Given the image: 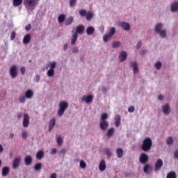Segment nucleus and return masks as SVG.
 <instances>
[{
  "instance_id": "f257e3e1",
  "label": "nucleus",
  "mask_w": 178,
  "mask_h": 178,
  "mask_svg": "<svg viewBox=\"0 0 178 178\" xmlns=\"http://www.w3.org/2000/svg\"><path fill=\"white\" fill-rule=\"evenodd\" d=\"M163 29V24L162 22H158L154 26V32L156 34H159L161 38H166V30Z\"/></svg>"
},
{
  "instance_id": "f03ea898",
  "label": "nucleus",
  "mask_w": 178,
  "mask_h": 178,
  "mask_svg": "<svg viewBox=\"0 0 178 178\" xmlns=\"http://www.w3.org/2000/svg\"><path fill=\"white\" fill-rule=\"evenodd\" d=\"M38 2L40 0H24V5L27 10L33 12L35 9V6L38 5Z\"/></svg>"
},
{
  "instance_id": "7ed1b4c3",
  "label": "nucleus",
  "mask_w": 178,
  "mask_h": 178,
  "mask_svg": "<svg viewBox=\"0 0 178 178\" xmlns=\"http://www.w3.org/2000/svg\"><path fill=\"white\" fill-rule=\"evenodd\" d=\"M141 148L145 152L149 151L152 148V140L150 138H145L143 141Z\"/></svg>"
},
{
  "instance_id": "20e7f679",
  "label": "nucleus",
  "mask_w": 178,
  "mask_h": 178,
  "mask_svg": "<svg viewBox=\"0 0 178 178\" xmlns=\"http://www.w3.org/2000/svg\"><path fill=\"white\" fill-rule=\"evenodd\" d=\"M59 108L58 110V116H63L65 111L69 108V104L66 102L61 101L58 104Z\"/></svg>"
},
{
  "instance_id": "39448f33",
  "label": "nucleus",
  "mask_w": 178,
  "mask_h": 178,
  "mask_svg": "<svg viewBox=\"0 0 178 178\" xmlns=\"http://www.w3.org/2000/svg\"><path fill=\"white\" fill-rule=\"evenodd\" d=\"M92 99H94V96L92 95H84L82 99L81 102H86V104H91L92 102Z\"/></svg>"
},
{
  "instance_id": "423d86ee",
  "label": "nucleus",
  "mask_w": 178,
  "mask_h": 178,
  "mask_svg": "<svg viewBox=\"0 0 178 178\" xmlns=\"http://www.w3.org/2000/svg\"><path fill=\"white\" fill-rule=\"evenodd\" d=\"M10 74L12 79H16L17 77V66L13 65L10 68Z\"/></svg>"
},
{
  "instance_id": "0eeeda50",
  "label": "nucleus",
  "mask_w": 178,
  "mask_h": 178,
  "mask_svg": "<svg viewBox=\"0 0 178 178\" xmlns=\"http://www.w3.org/2000/svg\"><path fill=\"white\" fill-rule=\"evenodd\" d=\"M148 155H147L145 153H142L139 157V162H140L143 165H145V163L148 162Z\"/></svg>"
},
{
  "instance_id": "6e6552de",
  "label": "nucleus",
  "mask_w": 178,
  "mask_h": 178,
  "mask_svg": "<svg viewBox=\"0 0 178 178\" xmlns=\"http://www.w3.org/2000/svg\"><path fill=\"white\" fill-rule=\"evenodd\" d=\"M29 124H30V116H29V114L25 113L24 115L22 125L24 127H29Z\"/></svg>"
},
{
  "instance_id": "1a4fd4ad",
  "label": "nucleus",
  "mask_w": 178,
  "mask_h": 178,
  "mask_svg": "<svg viewBox=\"0 0 178 178\" xmlns=\"http://www.w3.org/2000/svg\"><path fill=\"white\" fill-rule=\"evenodd\" d=\"M162 166H163V161H162V159H159L154 165V170L155 172H158V170H160V169L162 168Z\"/></svg>"
},
{
  "instance_id": "9d476101",
  "label": "nucleus",
  "mask_w": 178,
  "mask_h": 178,
  "mask_svg": "<svg viewBox=\"0 0 178 178\" xmlns=\"http://www.w3.org/2000/svg\"><path fill=\"white\" fill-rule=\"evenodd\" d=\"M22 159L20 157H16L13 161V169H17L20 166V162Z\"/></svg>"
},
{
  "instance_id": "9b49d317",
  "label": "nucleus",
  "mask_w": 178,
  "mask_h": 178,
  "mask_svg": "<svg viewBox=\"0 0 178 178\" xmlns=\"http://www.w3.org/2000/svg\"><path fill=\"white\" fill-rule=\"evenodd\" d=\"M99 127L102 131H105L109 127V122L108 121H100Z\"/></svg>"
},
{
  "instance_id": "f8f14e48",
  "label": "nucleus",
  "mask_w": 178,
  "mask_h": 178,
  "mask_svg": "<svg viewBox=\"0 0 178 178\" xmlns=\"http://www.w3.org/2000/svg\"><path fill=\"white\" fill-rule=\"evenodd\" d=\"M162 112L164 115H169L170 113V106L168 104L162 106Z\"/></svg>"
},
{
  "instance_id": "ddd939ff",
  "label": "nucleus",
  "mask_w": 178,
  "mask_h": 178,
  "mask_svg": "<svg viewBox=\"0 0 178 178\" xmlns=\"http://www.w3.org/2000/svg\"><path fill=\"white\" fill-rule=\"evenodd\" d=\"M119 58H120V62H124V60L127 59V51H121L119 56Z\"/></svg>"
},
{
  "instance_id": "4468645a",
  "label": "nucleus",
  "mask_w": 178,
  "mask_h": 178,
  "mask_svg": "<svg viewBox=\"0 0 178 178\" xmlns=\"http://www.w3.org/2000/svg\"><path fill=\"white\" fill-rule=\"evenodd\" d=\"M24 96L26 97L27 99H31V98L34 97V92H33L31 89H29L25 91Z\"/></svg>"
},
{
  "instance_id": "2eb2a0df",
  "label": "nucleus",
  "mask_w": 178,
  "mask_h": 178,
  "mask_svg": "<svg viewBox=\"0 0 178 178\" xmlns=\"http://www.w3.org/2000/svg\"><path fill=\"white\" fill-rule=\"evenodd\" d=\"M120 26L125 31H129V30H130V29H131L130 24L128 22H121L120 24Z\"/></svg>"
},
{
  "instance_id": "dca6fc26",
  "label": "nucleus",
  "mask_w": 178,
  "mask_h": 178,
  "mask_svg": "<svg viewBox=\"0 0 178 178\" xmlns=\"http://www.w3.org/2000/svg\"><path fill=\"white\" fill-rule=\"evenodd\" d=\"M106 169V163H105L104 160L100 161L99 164V170L100 172H104Z\"/></svg>"
},
{
  "instance_id": "f3484780",
  "label": "nucleus",
  "mask_w": 178,
  "mask_h": 178,
  "mask_svg": "<svg viewBox=\"0 0 178 178\" xmlns=\"http://www.w3.org/2000/svg\"><path fill=\"white\" fill-rule=\"evenodd\" d=\"M130 66H131L134 69V73H138V64H137V62L134 61L130 63Z\"/></svg>"
},
{
  "instance_id": "a211bd4d",
  "label": "nucleus",
  "mask_w": 178,
  "mask_h": 178,
  "mask_svg": "<svg viewBox=\"0 0 178 178\" xmlns=\"http://www.w3.org/2000/svg\"><path fill=\"white\" fill-rule=\"evenodd\" d=\"M55 124H56V120L55 118H53L51 120H50L49 124V131H51L54 129V127H55Z\"/></svg>"
},
{
  "instance_id": "6ab92c4d",
  "label": "nucleus",
  "mask_w": 178,
  "mask_h": 178,
  "mask_svg": "<svg viewBox=\"0 0 178 178\" xmlns=\"http://www.w3.org/2000/svg\"><path fill=\"white\" fill-rule=\"evenodd\" d=\"M94 33H95V28H94V26H88L86 29V34L88 35H92Z\"/></svg>"
},
{
  "instance_id": "aec40b11",
  "label": "nucleus",
  "mask_w": 178,
  "mask_h": 178,
  "mask_svg": "<svg viewBox=\"0 0 178 178\" xmlns=\"http://www.w3.org/2000/svg\"><path fill=\"white\" fill-rule=\"evenodd\" d=\"M116 127H119L120 126V122H122V117L120 115H116L114 118Z\"/></svg>"
},
{
  "instance_id": "412c9836",
  "label": "nucleus",
  "mask_w": 178,
  "mask_h": 178,
  "mask_svg": "<svg viewBox=\"0 0 178 178\" xmlns=\"http://www.w3.org/2000/svg\"><path fill=\"white\" fill-rule=\"evenodd\" d=\"M33 162V158H31L30 156H26L24 158V163L26 166H30Z\"/></svg>"
},
{
  "instance_id": "4be33fe9",
  "label": "nucleus",
  "mask_w": 178,
  "mask_h": 178,
  "mask_svg": "<svg viewBox=\"0 0 178 178\" xmlns=\"http://www.w3.org/2000/svg\"><path fill=\"white\" fill-rule=\"evenodd\" d=\"M79 38V35L77 33H74L72 37L71 38V45H74L77 42V38Z\"/></svg>"
},
{
  "instance_id": "5701e85b",
  "label": "nucleus",
  "mask_w": 178,
  "mask_h": 178,
  "mask_svg": "<svg viewBox=\"0 0 178 178\" xmlns=\"http://www.w3.org/2000/svg\"><path fill=\"white\" fill-rule=\"evenodd\" d=\"M76 34H83L84 33V25L80 24L76 27Z\"/></svg>"
},
{
  "instance_id": "b1692460",
  "label": "nucleus",
  "mask_w": 178,
  "mask_h": 178,
  "mask_svg": "<svg viewBox=\"0 0 178 178\" xmlns=\"http://www.w3.org/2000/svg\"><path fill=\"white\" fill-rule=\"evenodd\" d=\"M1 175L3 177H6V176H8L9 175V167H3L1 170Z\"/></svg>"
},
{
  "instance_id": "393cba45",
  "label": "nucleus",
  "mask_w": 178,
  "mask_h": 178,
  "mask_svg": "<svg viewBox=\"0 0 178 178\" xmlns=\"http://www.w3.org/2000/svg\"><path fill=\"white\" fill-rule=\"evenodd\" d=\"M178 10V1H175L171 4V12L175 13Z\"/></svg>"
},
{
  "instance_id": "a878e982",
  "label": "nucleus",
  "mask_w": 178,
  "mask_h": 178,
  "mask_svg": "<svg viewBox=\"0 0 178 178\" xmlns=\"http://www.w3.org/2000/svg\"><path fill=\"white\" fill-rule=\"evenodd\" d=\"M30 40H31V35L28 33L24 37L23 43L25 44V45H27V44L30 42Z\"/></svg>"
},
{
  "instance_id": "bb28decb",
  "label": "nucleus",
  "mask_w": 178,
  "mask_h": 178,
  "mask_svg": "<svg viewBox=\"0 0 178 178\" xmlns=\"http://www.w3.org/2000/svg\"><path fill=\"white\" fill-rule=\"evenodd\" d=\"M56 141L57 143V145L60 147V145H63V138H62V136L57 135L56 136Z\"/></svg>"
},
{
  "instance_id": "cd10ccee",
  "label": "nucleus",
  "mask_w": 178,
  "mask_h": 178,
  "mask_svg": "<svg viewBox=\"0 0 178 178\" xmlns=\"http://www.w3.org/2000/svg\"><path fill=\"white\" fill-rule=\"evenodd\" d=\"M114 134H115V128H110L107 131L106 136L108 138H111V137H112Z\"/></svg>"
},
{
  "instance_id": "c85d7f7f",
  "label": "nucleus",
  "mask_w": 178,
  "mask_h": 178,
  "mask_svg": "<svg viewBox=\"0 0 178 178\" xmlns=\"http://www.w3.org/2000/svg\"><path fill=\"white\" fill-rule=\"evenodd\" d=\"M74 21V18L73 17H69L65 22V26H70V24H72V23H73V22Z\"/></svg>"
},
{
  "instance_id": "c756f323",
  "label": "nucleus",
  "mask_w": 178,
  "mask_h": 178,
  "mask_svg": "<svg viewBox=\"0 0 178 178\" xmlns=\"http://www.w3.org/2000/svg\"><path fill=\"white\" fill-rule=\"evenodd\" d=\"M116 154H117V156L118 158H123V149L122 148H118L116 150Z\"/></svg>"
},
{
  "instance_id": "7c9ffc66",
  "label": "nucleus",
  "mask_w": 178,
  "mask_h": 178,
  "mask_svg": "<svg viewBox=\"0 0 178 178\" xmlns=\"http://www.w3.org/2000/svg\"><path fill=\"white\" fill-rule=\"evenodd\" d=\"M66 20V15L65 14H61L58 17V23H63Z\"/></svg>"
},
{
  "instance_id": "2f4dec72",
  "label": "nucleus",
  "mask_w": 178,
  "mask_h": 178,
  "mask_svg": "<svg viewBox=\"0 0 178 178\" xmlns=\"http://www.w3.org/2000/svg\"><path fill=\"white\" fill-rule=\"evenodd\" d=\"M120 45H122V43L120 42V41H113L111 47L112 48L115 49V48H119Z\"/></svg>"
},
{
  "instance_id": "473e14b6",
  "label": "nucleus",
  "mask_w": 178,
  "mask_h": 178,
  "mask_svg": "<svg viewBox=\"0 0 178 178\" xmlns=\"http://www.w3.org/2000/svg\"><path fill=\"white\" fill-rule=\"evenodd\" d=\"M26 98L27 97H26V96L24 95H20L19 97V104H26Z\"/></svg>"
},
{
  "instance_id": "72a5a7b5",
  "label": "nucleus",
  "mask_w": 178,
  "mask_h": 178,
  "mask_svg": "<svg viewBox=\"0 0 178 178\" xmlns=\"http://www.w3.org/2000/svg\"><path fill=\"white\" fill-rule=\"evenodd\" d=\"M44 156V152L42 150H40L36 153V158L40 160L42 159V157Z\"/></svg>"
},
{
  "instance_id": "f704fd0d",
  "label": "nucleus",
  "mask_w": 178,
  "mask_h": 178,
  "mask_svg": "<svg viewBox=\"0 0 178 178\" xmlns=\"http://www.w3.org/2000/svg\"><path fill=\"white\" fill-rule=\"evenodd\" d=\"M106 119H108V114L106 113H102L100 122H107Z\"/></svg>"
},
{
  "instance_id": "c9c22d12",
  "label": "nucleus",
  "mask_w": 178,
  "mask_h": 178,
  "mask_svg": "<svg viewBox=\"0 0 178 178\" xmlns=\"http://www.w3.org/2000/svg\"><path fill=\"white\" fill-rule=\"evenodd\" d=\"M173 143H175V140H173V137L169 136V137L166 139V144H167L168 145H172V144H173Z\"/></svg>"
},
{
  "instance_id": "e433bc0d",
  "label": "nucleus",
  "mask_w": 178,
  "mask_h": 178,
  "mask_svg": "<svg viewBox=\"0 0 178 178\" xmlns=\"http://www.w3.org/2000/svg\"><path fill=\"white\" fill-rule=\"evenodd\" d=\"M104 152L106 155H107V158H111V156L113 155V154L112 153V151H111L109 148H106L104 149Z\"/></svg>"
},
{
  "instance_id": "4c0bfd02",
  "label": "nucleus",
  "mask_w": 178,
  "mask_h": 178,
  "mask_svg": "<svg viewBox=\"0 0 178 178\" xmlns=\"http://www.w3.org/2000/svg\"><path fill=\"white\" fill-rule=\"evenodd\" d=\"M151 169L152 168H151V165H149V164H145L143 168V172L144 173H148V172H149Z\"/></svg>"
},
{
  "instance_id": "58836bf2",
  "label": "nucleus",
  "mask_w": 178,
  "mask_h": 178,
  "mask_svg": "<svg viewBox=\"0 0 178 178\" xmlns=\"http://www.w3.org/2000/svg\"><path fill=\"white\" fill-rule=\"evenodd\" d=\"M86 20H88V22H90V20H91L92 19V17H94V14L91 12H88L86 14Z\"/></svg>"
},
{
  "instance_id": "ea45409f",
  "label": "nucleus",
  "mask_w": 178,
  "mask_h": 178,
  "mask_svg": "<svg viewBox=\"0 0 178 178\" xmlns=\"http://www.w3.org/2000/svg\"><path fill=\"white\" fill-rule=\"evenodd\" d=\"M111 38H112V36L108 33L104 35V36H103V40L104 42H108V41H109V40H111Z\"/></svg>"
},
{
  "instance_id": "a19ab883",
  "label": "nucleus",
  "mask_w": 178,
  "mask_h": 178,
  "mask_svg": "<svg viewBox=\"0 0 178 178\" xmlns=\"http://www.w3.org/2000/svg\"><path fill=\"white\" fill-rule=\"evenodd\" d=\"M23 3V0H13V6L15 7L20 6Z\"/></svg>"
},
{
  "instance_id": "79ce46f5",
  "label": "nucleus",
  "mask_w": 178,
  "mask_h": 178,
  "mask_svg": "<svg viewBox=\"0 0 178 178\" xmlns=\"http://www.w3.org/2000/svg\"><path fill=\"white\" fill-rule=\"evenodd\" d=\"M34 169L36 171L41 170V169H42V163H36L34 166Z\"/></svg>"
},
{
  "instance_id": "37998d69",
  "label": "nucleus",
  "mask_w": 178,
  "mask_h": 178,
  "mask_svg": "<svg viewBox=\"0 0 178 178\" xmlns=\"http://www.w3.org/2000/svg\"><path fill=\"white\" fill-rule=\"evenodd\" d=\"M115 33H116V29H115V27H111L108 34H109L111 37H113Z\"/></svg>"
},
{
  "instance_id": "c03bdc74",
  "label": "nucleus",
  "mask_w": 178,
  "mask_h": 178,
  "mask_svg": "<svg viewBox=\"0 0 178 178\" xmlns=\"http://www.w3.org/2000/svg\"><path fill=\"white\" fill-rule=\"evenodd\" d=\"M47 74L49 77H53V76L55 74V70L49 69L47 71Z\"/></svg>"
},
{
  "instance_id": "a18cd8bd",
  "label": "nucleus",
  "mask_w": 178,
  "mask_h": 178,
  "mask_svg": "<svg viewBox=\"0 0 178 178\" xmlns=\"http://www.w3.org/2000/svg\"><path fill=\"white\" fill-rule=\"evenodd\" d=\"M154 67H156V69L157 70H159V69H161V67H162V62H161V61L156 62V63L154 64Z\"/></svg>"
},
{
  "instance_id": "49530a36",
  "label": "nucleus",
  "mask_w": 178,
  "mask_h": 178,
  "mask_svg": "<svg viewBox=\"0 0 178 178\" xmlns=\"http://www.w3.org/2000/svg\"><path fill=\"white\" fill-rule=\"evenodd\" d=\"M50 69L54 70L55 67H56V61H51L49 63Z\"/></svg>"
},
{
  "instance_id": "de8ad7c7",
  "label": "nucleus",
  "mask_w": 178,
  "mask_h": 178,
  "mask_svg": "<svg viewBox=\"0 0 178 178\" xmlns=\"http://www.w3.org/2000/svg\"><path fill=\"white\" fill-rule=\"evenodd\" d=\"M79 166L81 168V169H86V168H87V164H86L84 161L81 160L79 163Z\"/></svg>"
},
{
  "instance_id": "09e8293b",
  "label": "nucleus",
  "mask_w": 178,
  "mask_h": 178,
  "mask_svg": "<svg viewBox=\"0 0 178 178\" xmlns=\"http://www.w3.org/2000/svg\"><path fill=\"white\" fill-rule=\"evenodd\" d=\"M79 15L80 16H81L82 17H84V16L87 15V10L82 9L79 10Z\"/></svg>"
},
{
  "instance_id": "8fccbe9b",
  "label": "nucleus",
  "mask_w": 178,
  "mask_h": 178,
  "mask_svg": "<svg viewBox=\"0 0 178 178\" xmlns=\"http://www.w3.org/2000/svg\"><path fill=\"white\" fill-rule=\"evenodd\" d=\"M167 178H176V173L175 172H170L167 175Z\"/></svg>"
},
{
  "instance_id": "3c124183",
  "label": "nucleus",
  "mask_w": 178,
  "mask_h": 178,
  "mask_svg": "<svg viewBox=\"0 0 178 178\" xmlns=\"http://www.w3.org/2000/svg\"><path fill=\"white\" fill-rule=\"evenodd\" d=\"M77 3V0H70V6L71 8H74Z\"/></svg>"
},
{
  "instance_id": "603ef678",
  "label": "nucleus",
  "mask_w": 178,
  "mask_h": 178,
  "mask_svg": "<svg viewBox=\"0 0 178 178\" xmlns=\"http://www.w3.org/2000/svg\"><path fill=\"white\" fill-rule=\"evenodd\" d=\"M142 45H143V41H141V40L138 41L136 46V49H140L141 48Z\"/></svg>"
},
{
  "instance_id": "864d4df0",
  "label": "nucleus",
  "mask_w": 178,
  "mask_h": 178,
  "mask_svg": "<svg viewBox=\"0 0 178 178\" xmlns=\"http://www.w3.org/2000/svg\"><path fill=\"white\" fill-rule=\"evenodd\" d=\"M72 54H78L79 47H74L72 50Z\"/></svg>"
},
{
  "instance_id": "5fc2aeb1",
  "label": "nucleus",
  "mask_w": 178,
  "mask_h": 178,
  "mask_svg": "<svg viewBox=\"0 0 178 178\" xmlns=\"http://www.w3.org/2000/svg\"><path fill=\"white\" fill-rule=\"evenodd\" d=\"M22 138L24 140H26V138H27V132L26 131H22Z\"/></svg>"
},
{
  "instance_id": "6e6d98bb",
  "label": "nucleus",
  "mask_w": 178,
  "mask_h": 178,
  "mask_svg": "<svg viewBox=\"0 0 178 178\" xmlns=\"http://www.w3.org/2000/svg\"><path fill=\"white\" fill-rule=\"evenodd\" d=\"M102 90L103 91V92L104 94H106L108 92V88H106V86H102Z\"/></svg>"
},
{
  "instance_id": "4d7b16f0",
  "label": "nucleus",
  "mask_w": 178,
  "mask_h": 178,
  "mask_svg": "<svg viewBox=\"0 0 178 178\" xmlns=\"http://www.w3.org/2000/svg\"><path fill=\"white\" fill-rule=\"evenodd\" d=\"M128 112H129V113H133V112H134V106L129 107L128 108Z\"/></svg>"
},
{
  "instance_id": "13d9d810",
  "label": "nucleus",
  "mask_w": 178,
  "mask_h": 178,
  "mask_svg": "<svg viewBox=\"0 0 178 178\" xmlns=\"http://www.w3.org/2000/svg\"><path fill=\"white\" fill-rule=\"evenodd\" d=\"M40 79V75H36L35 77L34 78V81H35L36 83H39Z\"/></svg>"
},
{
  "instance_id": "bf43d9fd",
  "label": "nucleus",
  "mask_w": 178,
  "mask_h": 178,
  "mask_svg": "<svg viewBox=\"0 0 178 178\" xmlns=\"http://www.w3.org/2000/svg\"><path fill=\"white\" fill-rule=\"evenodd\" d=\"M16 37V33L15 32H12L11 35H10V40H13Z\"/></svg>"
},
{
  "instance_id": "052dcab7",
  "label": "nucleus",
  "mask_w": 178,
  "mask_h": 178,
  "mask_svg": "<svg viewBox=\"0 0 178 178\" xmlns=\"http://www.w3.org/2000/svg\"><path fill=\"white\" fill-rule=\"evenodd\" d=\"M20 72H21L22 74H24L26 73V67H22L20 68Z\"/></svg>"
},
{
  "instance_id": "680f3d73",
  "label": "nucleus",
  "mask_w": 178,
  "mask_h": 178,
  "mask_svg": "<svg viewBox=\"0 0 178 178\" xmlns=\"http://www.w3.org/2000/svg\"><path fill=\"white\" fill-rule=\"evenodd\" d=\"M56 152H57L56 149V148H53V149L51 150L50 154H51V155H55V154H56Z\"/></svg>"
},
{
  "instance_id": "e2e57ef3",
  "label": "nucleus",
  "mask_w": 178,
  "mask_h": 178,
  "mask_svg": "<svg viewBox=\"0 0 178 178\" xmlns=\"http://www.w3.org/2000/svg\"><path fill=\"white\" fill-rule=\"evenodd\" d=\"M25 30L26 31H30V30H31V24H29L28 26H25Z\"/></svg>"
},
{
  "instance_id": "0e129e2a",
  "label": "nucleus",
  "mask_w": 178,
  "mask_h": 178,
  "mask_svg": "<svg viewBox=\"0 0 178 178\" xmlns=\"http://www.w3.org/2000/svg\"><path fill=\"white\" fill-rule=\"evenodd\" d=\"M23 116V113H18L17 114V119H22V117Z\"/></svg>"
},
{
  "instance_id": "69168bd1",
  "label": "nucleus",
  "mask_w": 178,
  "mask_h": 178,
  "mask_svg": "<svg viewBox=\"0 0 178 178\" xmlns=\"http://www.w3.org/2000/svg\"><path fill=\"white\" fill-rule=\"evenodd\" d=\"M60 152V154H63V155H65V154L67 152V150H66V149H62Z\"/></svg>"
},
{
  "instance_id": "338daca9",
  "label": "nucleus",
  "mask_w": 178,
  "mask_h": 178,
  "mask_svg": "<svg viewBox=\"0 0 178 178\" xmlns=\"http://www.w3.org/2000/svg\"><path fill=\"white\" fill-rule=\"evenodd\" d=\"M174 158H175V159H178V150L175 152V153H174Z\"/></svg>"
},
{
  "instance_id": "774afa93",
  "label": "nucleus",
  "mask_w": 178,
  "mask_h": 178,
  "mask_svg": "<svg viewBox=\"0 0 178 178\" xmlns=\"http://www.w3.org/2000/svg\"><path fill=\"white\" fill-rule=\"evenodd\" d=\"M50 178H56V173H52L50 176Z\"/></svg>"
}]
</instances>
